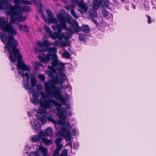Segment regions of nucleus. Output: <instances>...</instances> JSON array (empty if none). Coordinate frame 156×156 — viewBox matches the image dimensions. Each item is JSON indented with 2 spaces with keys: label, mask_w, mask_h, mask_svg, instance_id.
Returning a JSON list of instances; mask_svg holds the SVG:
<instances>
[{
  "label": "nucleus",
  "mask_w": 156,
  "mask_h": 156,
  "mask_svg": "<svg viewBox=\"0 0 156 156\" xmlns=\"http://www.w3.org/2000/svg\"><path fill=\"white\" fill-rule=\"evenodd\" d=\"M7 21L5 20L4 17H0V27H1V30H3L4 31L7 32L9 34L12 35H16L17 34L16 29H14V27L7 23Z\"/></svg>",
  "instance_id": "obj_4"
},
{
  "label": "nucleus",
  "mask_w": 156,
  "mask_h": 156,
  "mask_svg": "<svg viewBox=\"0 0 156 156\" xmlns=\"http://www.w3.org/2000/svg\"><path fill=\"white\" fill-rule=\"evenodd\" d=\"M58 66L62 69H64L65 68V64L61 62H59Z\"/></svg>",
  "instance_id": "obj_53"
},
{
  "label": "nucleus",
  "mask_w": 156,
  "mask_h": 156,
  "mask_svg": "<svg viewBox=\"0 0 156 156\" xmlns=\"http://www.w3.org/2000/svg\"><path fill=\"white\" fill-rule=\"evenodd\" d=\"M51 103H52L56 106H61V104L58 103L55 99H46L40 101L41 107L44 110H47L48 108H51Z\"/></svg>",
  "instance_id": "obj_6"
},
{
  "label": "nucleus",
  "mask_w": 156,
  "mask_h": 156,
  "mask_svg": "<svg viewBox=\"0 0 156 156\" xmlns=\"http://www.w3.org/2000/svg\"><path fill=\"white\" fill-rule=\"evenodd\" d=\"M48 23H57L58 22V20L55 18H54L52 16L51 18H49L48 19Z\"/></svg>",
  "instance_id": "obj_29"
},
{
  "label": "nucleus",
  "mask_w": 156,
  "mask_h": 156,
  "mask_svg": "<svg viewBox=\"0 0 156 156\" xmlns=\"http://www.w3.org/2000/svg\"><path fill=\"white\" fill-rule=\"evenodd\" d=\"M8 42L5 44L6 47H4L10 53L9 58L11 61L16 62L18 60L17 66L18 69H22L24 71H29V66L24 64L22 60L23 57L20 52V50L18 49L17 46L18 44V42L16 40L13 35L9 34Z\"/></svg>",
  "instance_id": "obj_1"
},
{
  "label": "nucleus",
  "mask_w": 156,
  "mask_h": 156,
  "mask_svg": "<svg viewBox=\"0 0 156 156\" xmlns=\"http://www.w3.org/2000/svg\"><path fill=\"white\" fill-rule=\"evenodd\" d=\"M39 149L43 153V156H47L48 155V150L47 148L42 146H41L39 147Z\"/></svg>",
  "instance_id": "obj_24"
},
{
  "label": "nucleus",
  "mask_w": 156,
  "mask_h": 156,
  "mask_svg": "<svg viewBox=\"0 0 156 156\" xmlns=\"http://www.w3.org/2000/svg\"><path fill=\"white\" fill-rule=\"evenodd\" d=\"M71 14L74 16L75 18H77L78 17L76 14V13L74 9V8H73L71 10Z\"/></svg>",
  "instance_id": "obj_42"
},
{
  "label": "nucleus",
  "mask_w": 156,
  "mask_h": 156,
  "mask_svg": "<svg viewBox=\"0 0 156 156\" xmlns=\"http://www.w3.org/2000/svg\"><path fill=\"white\" fill-rule=\"evenodd\" d=\"M30 156H39V155L37 152H33L30 153Z\"/></svg>",
  "instance_id": "obj_57"
},
{
  "label": "nucleus",
  "mask_w": 156,
  "mask_h": 156,
  "mask_svg": "<svg viewBox=\"0 0 156 156\" xmlns=\"http://www.w3.org/2000/svg\"><path fill=\"white\" fill-rule=\"evenodd\" d=\"M60 45L62 47H66L67 46V44L64 41H62L60 42Z\"/></svg>",
  "instance_id": "obj_58"
},
{
  "label": "nucleus",
  "mask_w": 156,
  "mask_h": 156,
  "mask_svg": "<svg viewBox=\"0 0 156 156\" xmlns=\"http://www.w3.org/2000/svg\"><path fill=\"white\" fill-rule=\"evenodd\" d=\"M0 38L2 42L4 44L6 41L8 42L9 36H7L6 33L0 32Z\"/></svg>",
  "instance_id": "obj_15"
},
{
  "label": "nucleus",
  "mask_w": 156,
  "mask_h": 156,
  "mask_svg": "<svg viewBox=\"0 0 156 156\" xmlns=\"http://www.w3.org/2000/svg\"><path fill=\"white\" fill-rule=\"evenodd\" d=\"M15 16H10L11 18L10 20V23H9L11 24L12 25V24L15 23L16 21L18 20V17H16Z\"/></svg>",
  "instance_id": "obj_23"
},
{
  "label": "nucleus",
  "mask_w": 156,
  "mask_h": 156,
  "mask_svg": "<svg viewBox=\"0 0 156 156\" xmlns=\"http://www.w3.org/2000/svg\"><path fill=\"white\" fill-rule=\"evenodd\" d=\"M39 96V94L38 92L34 91L33 93V96L34 97V98H38Z\"/></svg>",
  "instance_id": "obj_50"
},
{
  "label": "nucleus",
  "mask_w": 156,
  "mask_h": 156,
  "mask_svg": "<svg viewBox=\"0 0 156 156\" xmlns=\"http://www.w3.org/2000/svg\"><path fill=\"white\" fill-rule=\"evenodd\" d=\"M108 12L106 10L104 9L103 10L102 13V15L103 16L107 17L108 15Z\"/></svg>",
  "instance_id": "obj_40"
},
{
  "label": "nucleus",
  "mask_w": 156,
  "mask_h": 156,
  "mask_svg": "<svg viewBox=\"0 0 156 156\" xmlns=\"http://www.w3.org/2000/svg\"><path fill=\"white\" fill-rule=\"evenodd\" d=\"M46 51V49H39V54L37 56V58L41 62L46 63L48 62L51 60V57L52 59V62H51V66L53 67V68L56 67L58 66L59 61L56 54L55 53H48L46 55L44 52Z\"/></svg>",
  "instance_id": "obj_2"
},
{
  "label": "nucleus",
  "mask_w": 156,
  "mask_h": 156,
  "mask_svg": "<svg viewBox=\"0 0 156 156\" xmlns=\"http://www.w3.org/2000/svg\"><path fill=\"white\" fill-rule=\"evenodd\" d=\"M70 24V25L69 26V27H71L73 31H78V29L77 28H76L75 25H74L73 23H72L71 22V23H69Z\"/></svg>",
  "instance_id": "obj_36"
},
{
  "label": "nucleus",
  "mask_w": 156,
  "mask_h": 156,
  "mask_svg": "<svg viewBox=\"0 0 156 156\" xmlns=\"http://www.w3.org/2000/svg\"><path fill=\"white\" fill-rule=\"evenodd\" d=\"M58 122L59 125H62L63 126H65V125L63 123V124H62V120H60L58 121Z\"/></svg>",
  "instance_id": "obj_64"
},
{
  "label": "nucleus",
  "mask_w": 156,
  "mask_h": 156,
  "mask_svg": "<svg viewBox=\"0 0 156 156\" xmlns=\"http://www.w3.org/2000/svg\"><path fill=\"white\" fill-rule=\"evenodd\" d=\"M146 16L147 17L148 20L147 22L148 24H150L153 22H154L155 20L154 19H151V17L150 16H148L147 15H146Z\"/></svg>",
  "instance_id": "obj_33"
},
{
  "label": "nucleus",
  "mask_w": 156,
  "mask_h": 156,
  "mask_svg": "<svg viewBox=\"0 0 156 156\" xmlns=\"http://www.w3.org/2000/svg\"><path fill=\"white\" fill-rule=\"evenodd\" d=\"M48 119L49 121L54 123L55 125L57 124V122L51 117H48Z\"/></svg>",
  "instance_id": "obj_39"
},
{
  "label": "nucleus",
  "mask_w": 156,
  "mask_h": 156,
  "mask_svg": "<svg viewBox=\"0 0 156 156\" xmlns=\"http://www.w3.org/2000/svg\"><path fill=\"white\" fill-rule=\"evenodd\" d=\"M88 13L91 20L95 24H97V21L96 19L98 18V13L96 9L90 8Z\"/></svg>",
  "instance_id": "obj_11"
},
{
  "label": "nucleus",
  "mask_w": 156,
  "mask_h": 156,
  "mask_svg": "<svg viewBox=\"0 0 156 156\" xmlns=\"http://www.w3.org/2000/svg\"><path fill=\"white\" fill-rule=\"evenodd\" d=\"M60 35L62 39L63 38H64L66 41H67L68 40H69L70 38L69 34L68 33H62V34H60Z\"/></svg>",
  "instance_id": "obj_20"
},
{
  "label": "nucleus",
  "mask_w": 156,
  "mask_h": 156,
  "mask_svg": "<svg viewBox=\"0 0 156 156\" xmlns=\"http://www.w3.org/2000/svg\"><path fill=\"white\" fill-rule=\"evenodd\" d=\"M94 2L93 4V8L92 9H95L97 10L99 8L100 5H101L100 2L97 0H94Z\"/></svg>",
  "instance_id": "obj_19"
},
{
  "label": "nucleus",
  "mask_w": 156,
  "mask_h": 156,
  "mask_svg": "<svg viewBox=\"0 0 156 156\" xmlns=\"http://www.w3.org/2000/svg\"><path fill=\"white\" fill-rule=\"evenodd\" d=\"M24 25H20L19 26V30L21 31L23 30Z\"/></svg>",
  "instance_id": "obj_63"
},
{
  "label": "nucleus",
  "mask_w": 156,
  "mask_h": 156,
  "mask_svg": "<svg viewBox=\"0 0 156 156\" xmlns=\"http://www.w3.org/2000/svg\"><path fill=\"white\" fill-rule=\"evenodd\" d=\"M18 17V21L21 22H23L27 19V18L25 16H22L21 12H20V13L18 15H16Z\"/></svg>",
  "instance_id": "obj_22"
},
{
  "label": "nucleus",
  "mask_w": 156,
  "mask_h": 156,
  "mask_svg": "<svg viewBox=\"0 0 156 156\" xmlns=\"http://www.w3.org/2000/svg\"><path fill=\"white\" fill-rule=\"evenodd\" d=\"M66 125V126L65 127L62 126L60 127L61 131H58L57 132V134L58 136L63 137L65 135L70 133L72 127L70 126L69 123V122L67 123Z\"/></svg>",
  "instance_id": "obj_9"
},
{
  "label": "nucleus",
  "mask_w": 156,
  "mask_h": 156,
  "mask_svg": "<svg viewBox=\"0 0 156 156\" xmlns=\"http://www.w3.org/2000/svg\"><path fill=\"white\" fill-rule=\"evenodd\" d=\"M42 140L43 142L46 145H51L53 143V142L51 140H48L47 138H42Z\"/></svg>",
  "instance_id": "obj_21"
},
{
  "label": "nucleus",
  "mask_w": 156,
  "mask_h": 156,
  "mask_svg": "<svg viewBox=\"0 0 156 156\" xmlns=\"http://www.w3.org/2000/svg\"><path fill=\"white\" fill-rule=\"evenodd\" d=\"M101 5L105 8H107L109 6V2L106 0H102L100 1Z\"/></svg>",
  "instance_id": "obj_18"
},
{
  "label": "nucleus",
  "mask_w": 156,
  "mask_h": 156,
  "mask_svg": "<svg viewBox=\"0 0 156 156\" xmlns=\"http://www.w3.org/2000/svg\"><path fill=\"white\" fill-rule=\"evenodd\" d=\"M63 56L65 58L67 59H69L71 58L70 54L67 51H64Z\"/></svg>",
  "instance_id": "obj_28"
},
{
  "label": "nucleus",
  "mask_w": 156,
  "mask_h": 156,
  "mask_svg": "<svg viewBox=\"0 0 156 156\" xmlns=\"http://www.w3.org/2000/svg\"><path fill=\"white\" fill-rule=\"evenodd\" d=\"M38 135L39 136H40V137H41V139H42V137L47 136L46 134V133L45 131L44 132H43L42 131H41L39 133Z\"/></svg>",
  "instance_id": "obj_41"
},
{
  "label": "nucleus",
  "mask_w": 156,
  "mask_h": 156,
  "mask_svg": "<svg viewBox=\"0 0 156 156\" xmlns=\"http://www.w3.org/2000/svg\"><path fill=\"white\" fill-rule=\"evenodd\" d=\"M53 97L55 98L57 100L59 101L60 102V104H62V103H63V105H65L66 101L62 94H61L59 87H58V89L55 90V91L53 95Z\"/></svg>",
  "instance_id": "obj_10"
},
{
  "label": "nucleus",
  "mask_w": 156,
  "mask_h": 156,
  "mask_svg": "<svg viewBox=\"0 0 156 156\" xmlns=\"http://www.w3.org/2000/svg\"><path fill=\"white\" fill-rule=\"evenodd\" d=\"M63 156H67L68 154V151L67 149L62 150L61 154Z\"/></svg>",
  "instance_id": "obj_49"
},
{
  "label": "nucleus",
  "mask_w": 156,
  "mask_h": 156,
  "mask_svg": "<svg viewBox=\"0 0 156 156\" xmlns=\"http://www.w3.org/2000/svg\"><path fill=\"white\" fill-rule=\"evenodd\" d=\"M47 136L51 135L52 133V130L51 128H47L45 130Z\"/></svg>",
  "instance_id": "obj_31"
},
{
  "label": "nucleus",
  "mask_w": 156,
  "mask_h": 156,
  "mask_svg": "<svg viewBox=\"0 0 156 156\" xmlns=\"http://www.w3.org/2000/svg\"><path fill=\"white\" fill-rule=\"evenodd\" d=\"M23 30V31H25L26 32H28L29 30L28 27L26 25H24Z\"/></svg>",
  "instance_id": "obj_55"
},
{
  "label": "nucleus",
  "mask_w": 156,
  "mask_h": 156,
  "mask_svg": "<svg viewBox=\"0 0 156 156\" xmlns=\"http://www.w3.org/2000/svg\"><path fill=\"white\" fill-rule=\"evenodd\" d=\"M73 8V7L72 6V5H67L65 7V8L67 10H71Z\"/></svg>",
  "instance_id": "obj_56"
},
{
  "label": "nucleus",
  "mask_w": 156,
  "mask_h": 156,
  "mask_svg": "<svg viewBox=\"0 0 156 156\" xmlns=\"http://www.w3.org/2000/svg\"><path fill=\"white\" fill-rule=\"evenodd\" d=\"M44 29L46 31V32L49 35L51 32V31L50 28L47 25H45L44 27Z\"/></svg>",
  "instance_id": "obj_34"
},
{
  "label": "nucleus",
  "mask_w": 156,
  "mask_h": 156,
  "mask_svg": "<svg viewBox=\"0 0 156 156\" xmlns=\"http://www.w3.org/2000/svg\"><path fill=\"white\" fill-rule=\"evenodd\" d=\"M53 81L55 82L54 84L55 85V83H58V82H59L60 83H63L64 82V79L59 77L58 80L57 78H56L55 79H53Z\"/></svg>",
  "instance_id": "obj_26"
},
{
  "label": "nucleus",
  "mask_w": 156,
  "mask_h": 156,
  "mask_svg": "<svg viewBox=\"0 0 156 156\" xmlns=\"http://www.w3.org/2000/svg\"><path fill=\"white\" fill-rule=\"evenodd\" d=\"M25 76L27 78V79H30V76L28 73H25Z\"/></svg>",
  "instance_id": "obj_61"
},
{
  "label": "nucleus",
  "mask_w": 156,
  "mask_h": 156,
  "mask_svg": "<svg viewBox=\"0 0 156 156\" xmlns=\"http://www.w3.org/2000/svg\"><path fill=\"white\" fill-rule=\"evenodd\" d=\"M41 139V137H40L39 135H35L31 138V140L33 142H36L40 141Z\"/></svg>",
  "instance_id": "obj_25"
},
{
  "label": "nucleus",
  "mask_w": 156,
  "mask_h": 156,
  "mask_svg": "<svg viewBox=\"0 0 156 156\" xmlns=\"http://www.w3.org/2000/svg\"><path fill=\"white\" fill-rule=\"evenodd\" d=\"M44 49H45V48H44ZM46 49L47 50V51H49L50 52H55L56 49V48L55 47L50 48L48 47L47 48H46Z\"/></svg>",
  "instance_id": "obj_47"
},
{
  "label": "nucleus",
  "mask_w": 156,
  "mask_h": 156,
  "mask_svg": "<svg viewBox=\"0 0 156 156\" xmlns=\"http://www.w3.org/2000/svg\"><path fill=\"white\" fill-rule=\"evenodd\" d=\"M48 68L49 70H46V73L49 77H52L53 80V79H54V74L56 73V70L55 68H53V67H51V66H48Z\"/></svg>",
  "instance_id": "obj_13"
},
{
  "label": "nucleus",
  "mask_w": 156,
  "mask_h": 156,
  "mask_svg": "<svg viewBox=\"0 0 156 156\" xmlns=\"http://www.w3.org/2000/svg\"><path fill=\"white\" fill-rule=\"evenodd\" d=\"M9 0H0V10H5L6 9H9L7 12L9 16H16L20 13V11H16L17 8H20V6H11L9 7L8 5Z\"/></svg>",
  "instance_id": "obj_5"
},
{
  "label": "nucleus",
  "mask_w": 156,
  "mask_h": 156,
  "mask_svg": "<svg viewBox=\"0 0 156 156\" xmlns=\"http://www.w3.org/2000/svg\"><path fill=\"white\" fill-rule=\"evenodd\" d=\"M22 3L23 4L27 5H31L32 4L31 2L29 1L26 0H23L22 1Z\"/></svg>",
  "instance_id": "obj_48"
},
{
  "label": "nucleus",
  "mask_w": 156,
  "mask_h": 156,
  "mask_svg": "<svg viewBox=\"0 0 156 156\" xmlns=\"http://www.w3.org/2000/svg\"><path fill=\"white\" fill-rule=\"evenodd\" d=\"M38 78L42 82H44L45 80V77L44 74H39L38 75Z\"/></svg>",
  "instance_id": "obj_30"
},
{
  "label": "nucleus",
  "mask_w": 156,
  "mask_h": 156,
  "mask_svg": "<svg viewBox=\"0 0 156 156\" xmlns=\"http://www.w3.org/2000/svg\"><path fill=\"white\" fill-rule=\"evenodd\" d=\"M66 76L65 74L63 73H62L59 75V77H61L64 79V78Z\"/></svg>",
  "instance_id": "obj_59"
},
{
  "label": "nucleus",
  "mask_w": 156,
  "mask_h": 156,
  "mask_svg": "<svg viewBox=\"0 0 156 156\" xmlns=\"http://www.w3.org/2000/svg\"><path fill=\"white\" fill-rule=\"evenodd\" d=\"M23 87L27 90H30L31 88L30 87V84L29 83H25L23 84Z\"/></svg>",
  "instance_id": "obj_43"
},
{
  "label": "nucleus",
  "mask_w": 156,
  "mask_h": 156,
  "mask_svg": "<svg viewBox=\"0 0 156 156\" xmlns=\"http://www.w3.org/2000/svg\"><path fill=\"white\" fill-rule=\"evenodd\" d=\"M59 151L55 149L53 152V156H57L59 154Z\"/></svg>",
  "instance_id": "obj_52"
},
{
  "label": "nucleus",
  "mask_w": 156,
  "mask_h": 156,
  "mask_svg": "<svg viewBox=\"0 0 156 156\" xmlns=\"http://www.w3.org/2000/svg\"><path fill=\"white\" fill-rule=\"evenodd\" d=\"M56 149L60 151L63 147V145L62 144H56Z\"/></svg>",
  "instance_id": "obj_51"
},
{
  "label": "nucleus",
  "mask_w": 156,
  "mask_h": 156,
  "mask_svg": "<svg viewBox=\"0 0 156 156\" xmlns=\"http://www.w3.org/2000/svg\"><path fill=\"white\" fill-rule=\"evenodd\" d=\"M77 5L81 9L79 10L81 13L83 14L87 12L88 6L87 3H84L83 2H80L77 3Z\"/></svg>",
  "instance_id": "obj_12"
},
{
  "label": "nucleus",
  "mask_w": 156,
  "mask_h": 156,
  "mask_svg": "<svg viewBox=\"0 0 156 156\" xmlns=\"http://www.w3.org/2000/svg\"><path fill=\"white\" fill-rule=\"evenodd\" d=\"M64 137H66V141H70L71 140V136L70 133H69L66 135H65V136H63Z\"/></svg>",
  "instance_id": "obj_46"
},
{
  "label": "nucleus",
  "mask_w": 156,
  "mask_h": 156,
  "mask_svg": "<svg viewBox=\"0 0 156 156\" xmlns=\"http://www.w3.org/2000/svg\"><path fill=\"white\" fill-rule=\"evenodd\" d=\"M79 38L80 40L81 41H85L86 38L85 34H79Z\"/></svg>",
  "instance_id": "obj_35"
},
{
  "label": "nucleus",
  "mask_w": 156,
  "mask_h": 156,
  "mask_svg": "<svg viewBox=\"0 0 156 156\" xmlns=\"http://www.w3.org/2000/svg\"><path fill=\"white\" fill-rule=\"evenodd\" d=\"M62 140L63 139L62 138L60 137H58L55 141V144H61L60 143Z\"/></svg>",
  "instance_id": "obj_38"
},
{
  "label": "nucleus",
  "mask_w": 156,
  "mask_h": 156,
  "mask_svg": "<svg viewBox=\"0 0 156 156\" xmlns=\"http://www.w3.org/2000/svg\"><path fill=\"white\" fill-rule=\"evenodd\" d=\"M22 9L23 10V11L26 12H30L32 10L31 7L30 6L27 5L24 6L23 7Z\"/></svg>",
  "instance_id": "obj_27"
},
{
  "label": "nucleus",
  "mask_w": 156,
  "mask_h": 156,
  "mask_svg": "<svg viewBox=\"0 0 156 156\" xmlns=\"http://www.w3.org/2000/svg\"><path fill=\"white\" fill-rule=\"evenodd\" d=\"M38 98H33L32 99V102L35 105H37L40 103V100H38Z\"/></svg>",
  "instance_id": "obj_45"
},
{
  "label": "nucleus",
  "mask_w": 156,
  "mask_h": 156,
  "mask_svg": "<svg viewBox=\"0 0 156 156\" xmlns=\"http://www.w3.org/2000/svg\"><path fill=\"white\" fill-rule=\"evenodd\" d=\"M44 85L47 95L44 92H41V97L40 98V101L46 99V98H48L50 96L53 97L55 91V90L58 89V87L54 84L51 83L49 82H45Z\"/></svg>",
  "instance_id": "obj_3"
},
{
  "label": "nucleus",
  "mask_w": 156,
  "mask_h": 156,
  "mask_svg": "<svg viewBox=\"0 0 156 156\" xmlns=\"http://www.w3.org/2000/svg\"><path fill=\"white\" fill-rule=\"evenodd\" d=\"M72 133L73 136H75L76 134V130L74 129H73L72 130Z\"/></svg>",
  "instance_id": "obj_60"
},
{
  "label": "nucleus",
  "mask_w": 156,
  "mask_h": 156,
  "mask_svg": "<svg viewBox=\"0 0 156 156\" xmlns=\"http://www.w3.org/2000/svg\"><path fill=\"white\" fill-rule=\"evenodd\" d=\"M31 86L32 87H34L36 83V80L35 78L32 77L31 78Z\"/></svg>",
  "instance_id": "obj_32"
},
{
  "label": "nucleus",
  "mask_w": 156,
  "mask_h": 156,
  "mask_svg": "<svg viewBox=\"0 0 156 156\" xmlns=\"http://www.w3.org/2000/svg\"><path fill=\"white\" fill-rule=\"evenodd\" d=\"M66 108L68 110L70 109V106L69 104L66 105V108L64 107H62V108L60 107L57 108V115L59 118L63 119L67 117L68 112Z\"/></svg>",
  "instance_id": "obj_8"
},
{
  "label": "nucleus",
  "mask_w": 156,
  "mask_h": 156,
  "mask_svg": "<svg viewBox=\"0 0 156 156\" xmlns=\"http://www.w3.org/2000/svg\"><path fill=\"white\" fill-rule=\"evenodd\" d=\"M50 37L52 39H56L57 38L58 39L62 40V38L60 35V34L58 32H54L52 33V32L49 35Z\"/></svg>",
  "instance_id": "obj_16"
},
{
  "label": "nucleus",
  "mask_w": 156,
  "mask_h": 156,
  "mask_svg": "<svg viewBox=\"0 0 156 156\" xmlns=\"http://www.w3.org/2000/svg\"><path fill=\"white\" fill-rule=\"evenodd\" d=\"M46 12L48 16L51 17L53 15L52 11L49 9H47L46 10Z\"/></svg>",
  "instance_id": "obj_44"
},
{
  "label": "nucleus",
  "mask_w": 156,
  "mask_h": 156,
  "mask_svg": "<svg viewBox=\"0 0 156 156\" xmlns=\"http://www.w3.org/2000/svg\"><path fill=\"white\" fill-rule=\"evenodd\" d=\"M32 127L34 129H36V130H38L40 128L39 126H37V124L36 123H35L34 124H33L32 125Z\"/></svg>",
  "instance_id": "obj_54"
},
{
  "label": "nucleus",
  "mask_w": 156,
  "mask_h": 156,
  "mask_svg": "<svg viewBox=\"0 0 156 156\" xmlns=\"http://www.w3.org/2000/svg\"><path fill=\"white\" fill-rule=\"evenodd\" d=\"M50 44L48 41L47 40H45L43 42V47H46V48L49 47Z\"/></svg>",
  "instance_id": "obj_37"
},
{
  "label": "nucleus",
  "mask_w": 156,
  "mask_h": 156,
  "mask_svg": "<svg viewBox=\"0 0 156 156\" xmlns=\"http://www.w3.org/2000/svg\"><path fill=\"white\" fill-rule=\"evenodd\" d=\"M80 29L86 33H88L90 31V28L87 25H83L80 28Z\"/></svg>",
  "instance_id": "obj_17"
},
{
  "label": "nucleus",
  "mask_w": 156,
  "mask_h": 156,
  "mask_svg": "<svg viewBox=\"0 0 156 156\" xmlns=\"http://www.w3.org/2000/svg\"><path fill=\"white\" fill-rule=\"evenodd\" d=\"M57 18L58 19L60 24H58L52 26V29L55 30H57L58 33L61 34L62 30L63 28L62 23L65 21L66 16L61 12H60L56 15Z\"/></svg>",
  "instance_id": "obj_7"
},
{
  "label": "nucleus",
  "mask_w": 156,
  "mask_h": 156,
  "mask_svg": "<svg viewBox=\"0 0 156 156\" xmlns=\"http://www.w3.org/2000/svg\"><path fill=\"white\" fill-rule=\"evenodd\" d=\"M66 23H71V20L68 17L66 16L65 21L62 23L63 29L69 31L70 33H72L73 32L71 27H67L66 25Z\"/></svg>",
  "instance_id": "obj_14"
},
{
  "label": "nucleus",
  "mask_w": 156,
  "mask_h": 156,
  "mask_svg": "<svg viewBox=\"0 0 156 156\" xmlns=\"http://www.w3.org/2000/svg\"><path fill=\"white\" fill-rule=\"evenodd\" d=\"M37 45L41 47H43V43H42L40 41H38L37 43Z\"/></svg>",
  "instance_id": "obj_62"
}]
</instances>
